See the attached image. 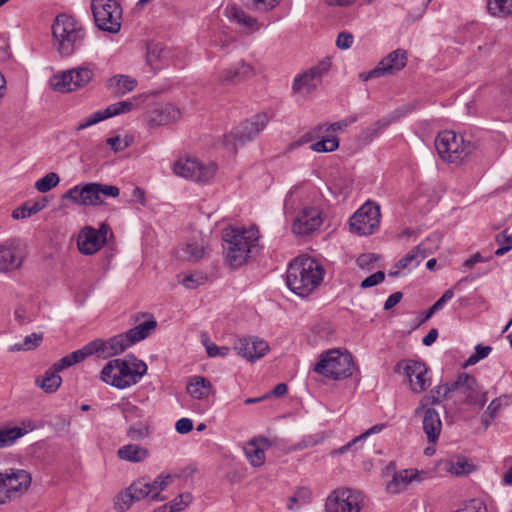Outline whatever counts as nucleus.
Listing matches in <instances>:
<instances>
[{
	"instance_id": "nucleus-19",
	"label": "nucleus",
	"mask_w": 512,
	"mask_h": 512,
	"mask_svg": "<svg viewBox=\"0 0 512 512\" xmlns=\"http://www.w3.org/2000/svg\"><path fill=\"white\" fill-rule=\"evenodd\" d=\"M26 257L24 243L18 238H11L0 244V272L18 270Z\"/></svg>"
},
{
	"instance_id": "nucleus-21",
	"label": "nucleus",
	"mask_w": 512,
	"mask_h": 512,
	"mask_svg": "<svg viewBox=\"0 0 512 512\" xmlns=\"http://www.w3.org/2000/svg\"><path fill=\"white\" fill-rule=\"evenodd\" d=\"M136 106H137L136 101L131 100V99L113 103V104L109 105L107 108H105L104 110L96 111V112L88 115L81 121H79L73 129V133L76 134L90 126L96 125L97 123H99L103 120H106L108 118H111L113 116H117L122 113L130 112L133 109H135Z\"/></svg>"
},
{
	"instance_id": "nucleus-29",
	"label": "nucleus",
	"mask_w": 512,
	"mask_h": 512,
	"mask_svg": "<svg viewBox=\"0 0 512 512\" xmlns=\"http://www.w3.org/2000/svg\"><path fill=\"white\" fill-rule=\"evenodd\" d=\"M420 416L423 417V431L427 436L428 442L436 443L442 430L439 413L434 408H424Z\"/></svg>"
},
{
	"instance_id": "nucleus-58",
	"label": "nucleus",
	"mask_w": 512,
	"mask_h": 512,
	"mask_svg": "<svg viewBox=\"0 0 512 512\" xmlns=\"http://www.w3.org/2000/svg\"><path fill=\"white\" fill-rule=\"evenodd\" d=\"M353 43V36L351 33L348 32H341L339 33L337 40H336V46L339 49H348L351 47Z\"/></svg>"
},
{
	"instance_id": "nucleus-10",
	"label": "nucleus",
	"mask_w": 512,
	"mask_h": 512,
	"mask_svg": "<svg viewBox=\"0 0 512 512\" xmlns=\"http://www.w3.org/2000/svg\"><path fill=\"white\" fill-rule=\"evenodd\" d=\"M268 121L269 119L266 114H257L251 119L240 123L230 132V134L225 135L223 143L226 146L230 145L233 150H236L238 146H242L255 139L267 126Z\"/></svg>"
},
{
	"instance_id": "nucleus-37",
	"label": "nucleus",
	"mask_w": 512,
	"mask_h": 512,
	"mask_svg": "<svg viewBox=\"0 0 512 512\" xmlns=\"http://www.w3.org/2000/svg\"><path fill=\"white\" fill-rule=\"evenodd\" d=\"M226 16L241 26L253 29L257 25L256 18L248 15L243 9L236 5L227 6Z\"/></svg>"
},
{
	"instance_id": "nucleus-55",
	"label": "nucleus",
	"mask_w": 512,
	"mask_h": 512,
	"mask_svg": "<svg viewBox=\"0 0 512 512\" xmlns=\"http://www.w3.org/2000/svg\"><path fill=\"white\" fill-rule=\"evenodd\" d=\"M204 345L206 347V352L210 357H216V356L225 357L229 352L228 347H225V346L218 347L217 345L209 342L208 340L204 341Z\"/></svg>"
},
{
	"instance_id": "nucleus-1",
	"label": "nucleus",
	"mask_w": 512,
	"mask_h": 512,
	"mask_svg": "<svg viewBox=\"0 0 512 512\" xmlns=\"http://www.w3.org/2000/svg\"><path fill=\"white\" fill-rule=\"evenodd\" d=\"M259 231L256 227H228L222 233V247L226 263L238 268L249 261L258 245Z\"/></svg>"
},
{
	"instance_id": "nucleus-12",
	"label": "nucleus",
	"mask_w": 512,
	"mask_h": 512,
	"mask_svg": "<svg viewBox=\"0 0 512 512\" xmlns=\"http://www.w3.org/2000/svg\"><path fill=\"white\" fill-rule=\"evenodd\" d=\"M363 506V494L350 488H338L332 491L325 502V512H360Z\"/></svg>"
},
{
	"instance_id": "nucleus-63",
	"label": "nucleus",
	"mask_w": 512,
	"mask_h": 512,
	"mask_svg": "<svg viewBox=\"0 0 512 512\" xmlns=\"http://www.w3.org/2000/svg\"><path fill=\"white\" fill-rule=\"evenodd\" d=\"M30 216L31 214L29 212L27 203H24L23 205L17 207L12 212V217L16 220L25 219Z\"/></svg>"
},
{
	"instance_id": "nucleus-57",
	"label": "nucleus",
	"mask_w": 512,
	"mask_h": 512,
	"mask_svg": "<svg viewBox=\"0 0 512 512\" xmlns=\"http://www.w3.org/2000/svg\"><path fill=\"white\" fill-rule=\"evenodd\" d=\"M42 339V334L32 333L24 338L23 346H25L28 351L32 350L40 345Z\"/></svg>"
},
{
	"instance_id": "nucleus-64",
	"label": "nucleus",
	"mask_w": 512,
	"mask_h": 512,
	"mask_svg": "<svg viewBox=\"0 0 512 512\" xmlns=\"http://www.w3.org/2000/svg\"><path fill=\"white\" fill-rule=\"evenodd\" d=\"M403 294L401 292H394L391 294L384 303V309L390 310L396 306L402 299Z\"/></svg>"
},
{
	"instance_id": "nucleus-6",
	"label": "nucleus",
	"mask_w": 512,
	"mask_h": 512,
	"mask_svg": "<svg viewBox=\"0 0 512 512\" xmlns=\"http://www.w3.org/2000/svg\"><path fill=\"white\" fill-rule=\"evenodd\" d=\"M434 144L443 161L456 164L463 162L475 149L472 142L451 130L438 133Z\"/></svg>"
},
{
	"instance_id": "nucleus-56",
	"label": "nucleus",
	"mask_w": 512,
	"mask_h": 512,
	"mask_svg": "<svg viewBox=\"0 0 512 512\" xmlns=\"http://www.w3.org/2000/svg\"><path fill=\"white\" fill-rule=\"evenodd\" d=\"M106 143L115 153L125 150L130 145L129 140H121L119 136L108 138Z\"/></svg>"
},
{
	"instance_id": "nucleus-52",
	"label": "nucleus",
	"mask_w": 512,
	"mask_h": 512,
	"mask_svg": "<svg viewBox=\"0 0 512 512\" xmlns=\"http://www.w3.org/2000/svg\"><path fill=\"white\" fill-rule=\"evenodd\" d=\"M14 318L20 325H25L35 320V314L23 306H18L14 311Z\"/></svg>"
},
{
	"instance_id": "nucleus-25",
	"label": "nucleus",
	"mask_w": 512,
	"mask_h": 512,
	"mask_svg": "<svg viewBox=\"0 0 512 512\" xmlns=\"http://www.w3.org/2000/svg\"><path fill=\"white\" fill-rule=\"evenodd\" d=\"M417 105L418 103L416 102L407 103L395 109L391 115V118L380 119L371 124L369 127L362 130V132L359 135V139L364 143H370L382 129L389 126L394 120L399 119L414 111Z\"/></svg>"
},
{
	"instance_id": "nucleus-24",
	"label": "nucleus",
	"mask_w": 512,
	"mask_h": 512,
	"mask_svg": "<svg viewBox=\"0 0 512 512\" xmlns=\"http://www.w3.org/2000/svg\"><path fill=\"white\" fill-rule=\"evenodd\" d=\"M321 214V211L316 207L303 208L293 221V232L304 236L316 231L323 223Z\"/></svg>"
},
{
	"instance_id": "nucleus-9",
	"label": "nucleus",
	"mask_w": 512,
	"mask_h": 512,
	"mask_svg": "<svg viewBox=\"0 0 512 512\" xmlns=\"http://www.w3.org/2000/svg\"><path fill=\"white\" fill-rule=\"evenodd\" d=\"M95 64L87 63L60 72L50 79V86L58 92H71L86 86L94 76Z\"/></svg>"
},
{
	"instance_id": "nucleus-54",
	"label": "nucleus",
	"mask_w": 512,
	"mask_h": 512,
	"mask_svg": "<svg viewBox=\"0 0 512 512\" xmlns=\"http://www.w3.org/2000/svg\"><path fill=\"white\" fill-rule=\"evenodd\" d=\"M385 279V273L383 271H377L376 273L370 275L369 277L365 278L361 284L360 287L362 289H367L373 286H376L380 283H382Z\"/></svg>"
},
{
	"instance_id": "nucleus-40",
	"label": "nucleus",
	"mask_w": 512,
	"mask_h": 512,
	"mask_svg": "<svg viewBox=\"0 0 512 512\" xmlns=\"http://www.w3.org/2000/svg\"><path fill=\"white\" fill-rule=\"evenodd\" d=\"M192 495L189 492L182 493L175 497L169 504H164L158 508L160 512H182L192 502Z\"/></svg>"
},
{
	"instance_id": "nucleus-30",
	"label": "nucleus",
	"mask_w": 512,
	"mask_h": 512,
	"mask_svg": "<svg viewBox=\"0 0 512 512\" xmlns=\"http://www.w3.org/2000/svg\"><path fill=\"white\" fill-rule=\"evenodd\" d=\"M452 394V388L450 386V381L445 384H440L432 388L428 394L424 395L414 411L415 416H420L424 408H429V405H438L440 404V399H447Z\"/></svg>"
},
{
	"instance_id": "nucleus-15",
	"label": "nucleus",
	"mask_w": 512,
	"mask_h": 512,
	"mask_svg": "<svg viewBox=\"0 0 512 512\" xmlns=\"http://www.w3.org/2000/svg\"><path fill=\"white\" fill-rule=\"evenodd\" d=\"M173 172L185 179L198 183H206L212 179L216 172L214 164H203L196 158H179L173 164Z\"/></svg>"
},
{
	"instance_id": "nucleus-50",
	"label": "nucleus",
	"mask_w": 512,
	"mask_h": 512,
	"mask_svg": "<svg viewBox=\"0 0 512 512\" xmlns=\"http://www.w3.org/2000/svg\"><path fill=\"white\" fill-rule=\"evenodd\" d=\"M384 428V425L383 424H376L374 426H372L371 428H369L368 430H366L365 432H363L361 435L355 437L353 440H351L349 443H347L346 445L342 446L340 449H339V452L340 453H344L346 452L350 447H352L353 445H355L357 442L361 441V440H364L366 438H368L370 435L372 434H375V433H379L383 430Z\"/></svg>"
},
{
	"instance_id": "nucleus-33",
	"label": "nucleus",
	"mask_w": 512,
	"mask_h": 512,
	"mask_svg": "<svg viewBox=\"0 0 512 512\" xmlns=\"http://www.w3.org/2000/svg\"><path fill=\"white\" fill-rule=\"evenodd\" d=\"M186 391L195 400H205L212 394L213 388L206 378L194 376L188 382Z\"/></svg>"
},
{
	"instance_id": "nucleus-62",
	"label": "nucleus",
	"mask_w": 512,
	"mask_h": 512,
	"mask_svg": "<svg viewBox=\"0 0 512 512\" xmlns=\"http://www.w3.org/2000/svg\"><path fill=\"white\" fill-rule=\"evenodd\" d=\"M454 296L453 289L446 290L443 295L432 305L435 310L439 311Z\"/></svg>"
},
{
	"instance_id": "nucleus-4",
	"label": "nucleus",
	"mask_w": 512,
	"mask_h": 512,
	"mask_svg": "<svg viewBox=\"0 0 512 512\" xmlns=\"http://www.w3.org/2000/svg\"><path fill=\"white\" fill-rule=\"evenodd\" d=\"M147 372L142 360L129 355L127 359H113L102 368L100 378L117 389H125L137 384Z\"/></svg>"
},
{
	"instance_id": "nucleus-41",
	"label": "nucleus",
	"mask_w": 512,
	"mask_h": 512,
	"mask_svg": "<svg viewBox=\"0 0 512 512\" xmlns=\"http://www.w3.org/2000/svg\"><path fill=\"white\" fill-rule=\"evenodd\" d=\"M487 9L495 17L512 16V0H487Z\"/></svg>"
},
{
	"instance_id": "nucleus-60",
	"label": "nucleus",
	"mask_w": 512,
	"mask_h": 512,
	"mask_svg": "<svg viewBox=\"0 0 512 512\" xmlns=\"http://www.w3.org/2000/svg\"><path fill=\"white\" fill-rule=\"evenodd\" d=\"M503 399L506 400L507 397L503 396V397H498V398L493 399L489 403V405H488V407H487V409L485 411L487 413V415H491V417H496L498 412H499V410L502 407V400Z\"/></svg>"
},
{
	"instance_id": "nucleus-2",
	"label": "nucleus",
	"mask_w": 512,
	"mask_h": 512,
	"mask_svg": "<svg viewBox=\"0 0 512 512\" xmlns=\"http://www.w3.org/2000/svg\"><path fill=\"white\" fill-rule=\"evenodd\" d=\"M325 269L315 258L299 256L288 266L286 284L288 288L300 297H307L323 281Z\"/></svg>"
},
{
	"instance_id": "nucleus-46",
	"label": "nucleus",
	"mask_w": 512,
	"mask_h": 512,
	"mask_svg": "<svg viewBox=\"0 0 512 512\" xmlns=\"http://www.w3.org/2000/svg\"><path fill=\"white\" fill-rule=\"evenodd\" d=\"M173 476L171 474H159L153 481H151L153 500L162 501L164 497L160 493L169 485Z\"/></svg>"
},
{
	"instance_id": "nucleus-7",
	"label": "nucleus",
	"mask_w": 512,
	"mask_h": 512,
	"mask_svg": "<svg viewBox=\"0 0 512 512\" xmlns=\"http://www.w3.org/2000/svg\"><path fill=\"white\" fill-rule=\"evenodd\" d=\"M351 366V354L333 349L320 355L319 361L315 364L313 370L325 378L340 380L352 375Z\"/></svg>"
},
{
	"instance_id": "nucleus-49",
	"label": "nucleus",
	"mask_w": 512,
	"mask_h": 512,
	"mask_svg": "<svg viewBox=\"0 0 512 512\" xmlns=\"http://www.w3.org/2000/svg\"><path fill=\"white\" fill-rule=\"evenodd\" d=\"M495 241L500 247L495 251L496 256H503L512 249V237L506 231L498 233L495 236Z\"/></svg>"
},
{
	"instance_id": "nucleus-39",
	"label": "nucleus",
	"mask_w": 512,
	"mask_h": 512,
	"mask_svg": "<svg viewBox=\"0 0 512 512\" xmlns=\"http://www.w3.org/2000/svg\"><path fill=\"white\" fill-rule=\"evenodd\" d=\"M426 257L422 244L416 246L413 250L408 252L403 258H401L395 265L396 269H406L410 266H418L422 260Z\"/></svg>"
},
{
	"instance_id": "nucleus-48",
	"label": "nucleus",
	"mask_w": 512,
	"mask_h": 512,
	"mask_svg": "<svg viewBox=\"0 0 512 512\" xmlns=\"http://www.w3.org/2000/svg\"><path fill=\"white\" fill-rule=\"evenodd\" d=\"M60 182L59 175L55 172L47 173L44 177L40 178L35 183V188L41 192L45 193L50 191L52 188L56 187Z\"/></svg>"
},
{
	"instance_id": "nucleus-22",
	"label": "nucleus",
	"mask_w": 512,
	"mask_h": 512,
	"mask_svg": "<svg viewBox=\"0 0 512 512\" xmlns=\"http://www.w3.org/2000/svg\"><path fill=\"white\" fill-rule=\"evenodd\" d=\"M100 191V183L79 184L66 191L62 199L77 205L95 206L102 203Z\"/></svg>"
},
{
	"instance_id": "nucleus-8",
	"label": "nucleus",
	"mask_w": 512,
	"mask_h": 512,
	"mask_svg": "<svg viewBox=\"0 0 512 512\" xmlns=\"http://www.w3.org/2000/svg\"><path fill=\"white\" fill-rule=\"evenodd\" d=\"M91 10L96 27L116 34L121 29L122 8L115 0H92Z\"/></svg>"
},
{
	"instance_id": "nucleus-18",
	"label": "nucleus",
	"mask_w": 512,
	"mask_h": 512,
	"mask_svg": "<svg viewBox=\"0 0 512 512\" xmlns=\"http://www.w3.org/2000/svg\"><path fill=\"white\" fill-rule=\"evenodd\" d=\"M330 68L331 61L329 58H326L307 72L298 75L292 84L293 92L303 95L312 93L321 84L322 78L328 73Z\"/></svg>"
},
{
	"instance_id": "nucleus-51",
	"label": "nucleus",
	"mask_w": 512,
	"mask_h": 512,
	"mask_svg": "<svg viewBox=\"0 0 512 512\" xmlns=\"http://www.w3.org/2000/svg\"><path fill=\"white\" fill-rule=\"evenodd\" d=\"M491 350H492V348L490 346H483L481 344H478L475 347V353L470 355V357L466 360L465 367L474 365L477 362H479L480 360L484 359L485 357H487L489 355Z\"/></svg>"
},
{
	"instance_id": "nucleus-28",
	"label": "nucleus",
	"mask_w": 512,
	"mask_h": 512,
	"mask_svg": "<svg viewBox=\"0 0 512 512\" xmlns=\"http://www.w3.org/2000/svg\"><path fill=\"white\" fill-rule=\"evenodd\" d=\"M181 116L180 110L172 104H165L161 107L155 108L147 115V125L150 128H155L167 125L172 121L179 119Z\"/></svg>"
},
{
	"instance_id": "nucleus-23",
	"label": "nucleus",
	"mask_w": 512,
	"mask_h": 512,
	"mask_svg": "<svg viewBox=\"0 0 512 512\" xmlns=\"http://www.w3.org/2000/svg\"><path fill=\"white\" fill-rule=\"evenodd\" d=\"M108 229L102 225L98 230L92 227L83 228L77 237V246L79 251L84 255H92L106 242Z\"/></svg>"
},
{
	"instance_id": "nucleus-53",
	"label": "nucleus",
	"mask_w": 512,
	"mask_h": 512,
	"mask_svg": "<svg viewBox=\"0 0 512 512\" xmlns=\"http://www.w3.org/2000/svg\"><path fill=\"white\" fill-rule=\"evenodd\" d=\"M252 6L260 12H269L280 4L281 0H249Z\"/></svg>"
},
{
	"instance_id": "nucleus-31",
	"label": "nucleus",
	"mask_w": 512,
	"mask_h": 512,
	"mask_svg": "<svg viewBox=\"0 0 512 512\" xmlns=\"http://www.w3.org/2000/svg\"><path fill=\"white\" fill-rule=\"evenodd\" d=\"M96 345V343H88L81 349L73 351L72 353L62 357L59 361L53 364V369L60 372L74 364L82 362L88 356L95 354V351L97 350Z\"/></svg>"
},
{
	"instance_id": "nucleus-14",
	"label": "nucleus",
	"mask_w": 512,
	"mask_h": 512,
	"mask_svg": "<svg viewBox=\"0 0 512 512\" xmlns=\"http://www.w3.org/2000/svg\"><path fill=\"white\" fill-rule=\"evenodd\" d=\"M380 217V206L367 201L351 217L350 228L358 235H371L379 228Z\"/></svg>"
},
{
	"instance_id": "nucleus-45",
	"label": "nucleus",
	"mask_w": 512,
	"mask_h": 512,
	"mask_svg": "<svg viewBox=\"0 0 512 512\" xmlns=\"http://www.w3.org/2000/svg\"><path fill=\"white\" fill-rule=\"evenodd\" d=\"M208 276L200 271H194L183 276L180 283L188 289H196L198 286L205 284Z\"/></svg>"
},
{
	"instance_id": "nucleus-17",
	"label": "nucleus",
	"mask_w": 512,
	"mask_h": 512,
	"mask_svg": "<svg viewBox=\"0 0 512 512\" xmlns=\"http://www.w3.org/2000/svg\"><path fill=\"white\" fill-rule=\"evenodd\" d=\"M143 499L154 501L151 480L146 477H141L133 481L129 487L118 494L115 501V509L124 512L128 510L134 502Z\"/></svg>"
},
{
	"instance_id": "nucleus-43",
	"label": "nucleus",
	"mask_w": 512,
	"mask_h": 512,
	"mask_svg": "<svg viewBox=\"0 0 512 512\" xmlns=\"http://www.w3.org/2000/svg\"><path fill=\"white\" fill-rule=\"evenodd\" d=\"M36 382L45 392L53 393L61 385L62 379L58 375V371L52 368L51 370L46 371L41 381L37 379Z\"/></svg>"
},
{
	"instance_id": "nucleus-42",
	"label": "nucleus",
	"mask_w": 512,
	"mask_h": 512,
	"mask_svg": "<svg viewBox=\"0 0 512 512\" xmlns=\"http://www.w3.org/2000/svg\"><path fill=\"white\" fill-rule=\"evenodd\" d=\"M246 458L254 467H260L265 462V453L263 449L258 446L256 441L252 439L246 444L244 448Z\"/></svg>"
},
{
	"instance_id": "nucleus-20",
	"label": "nucleus",
	"mask_w": 512,
	"mask_h": 512,
	"mask_svg": "<svg viewBox=\"0 0 512 512\" xmlns=\"http://www.w3.org/2000/svg\"><path fill=\"white\" fill-rule=\"evenodd\" d=\"M407 63V52L403 49H396L382 59L378 65L368 72H362L359 78L368 81L384 75H393L402 70Z\"/></svg>"
},
{
	"instance_id": "nucleus-47",
	"label": "nucleus",
	"mask_w": 512,
	"mask_h": 512,
	"mask_svg": "<svg viewBox=\"0 0 512 512\" xmlns=\"http://www.w3.org/2000/svg\"><path fill=\"white\" fill-rule=\"evenodd\" d=\"M339 147V140L336 136H327L311 145L315 152H333Z\"/></svg>"
},
{
	"instance_id": "nucleus-5",
	"label": "nucleus",
	"mask_w": 512,
	"mask_h": 512,
	"mask_svg": "<svg viewBox=\"0 0 512 512\" xmlns=\"http://www.w3.org/2000/svg\"><path fill=\"white\" fill-rule=\"evenodd\" d=\"M157 322L149 319L128 331L109 338L107 341L95 339L90 343H96L95 354L103 358L119 355L135 343L147 338L155 330Z\"/></svg>"
},
{
	"instance_id": "nucleus-32",
	"label": "nucleus",
	"mask_w": 512,
	"mask_h": 512,
	"mask_svg": "<svg viewBox=\"0 0 512 512\" xmlns=\"http://www.w3.org/2000/svg\"><path fill=\"white\" fill-rule=\"evenodd\" d=\"M137 84L138 82L135 78L125 74H118L107 80L106 87L113 95L122 97L133 91Z\"/></svg>"
},
{
	"instance_id": "nucleus-3",
	"label": "nucleus",
	"mask_w": 512,
	"mask_h": 512,
	"mask_svg": "<svg viewBox=\"0 0 512 512\" xmlns=\"http://www.w3.org/2000/svg\"><path fill=\"white\" fill-rule=\"evenodd\" d=\"M51 30L52 47L62 58L73 56L84 46L86 40L84 27L68 14L57 15Z\"/></svg>"
},
{
	"instance_id": "nucleus-34",
	"label": "nucleus",
	"mask_w": 512,
	"mask_h": 512,
	"mask_svg": "<svg viewBox=\"0 0 512 512\" xmlns=\"http://www.w3.org/2000/svg\"><path fill=\"white\" fill-rule=\"evenodd\" d=\"M417 470L405 469L394 473L392 480L387 484L390 493L397 494L405 490L408 485L417 477Z\"/></svg>"
},
{
	"instance_id": "nucleus-44",
	"label": "nucleus",
	"mask_w": 512,
	"mask_h": 512,
	"mask_svg": "<svg viewBox=\"0 0 512 512\" xmlns=\"http://www.w3.org/2000/svg\"><path fill=\"white\" fill-rule=\"evenodd\" d=\"M25 434V430L18 427L0 429V448L12 445Z\"/></svg>"
},
{
	"instance_id": "nucleus-11",
	"label": "nucleus",
	"mask_w": 512,
	"mask_h": 512,
	"mask_svg": "<svg viewBox=\"0 0 512 512\" xmlns=\"http://www.w3.org/2000/svg\"><path fill=\"white\" fill-rule=\"evenodd\" d=\"M31 481V474L23 469L11 468L0 473V504L26 492Z\"/></svg>"
},
{
	"instance_id": "nucleus-13",
	"label": "nucleus",
	"mask_w": 512,
	"mask_h": 512,
	"mask_svg": "<svg viewBox=\"0 0 512 512\" xmlns=\"http://www.w3.org/2000/svg\"><path fill=\"white\" fill-rule=\"evenodd\" d=\"M452 393H458L462 401L468 405H476L482 408L487 402V392L482 390L476 379L465 373H459L456 379L450 381Z\"/></svg>"
},
{
	"instance_id": "nucleus-16",
	"label": "nucleus",
	"mask_w": 512,
	"mask_h": 512,
	"mask_svg": "<svg viewBox=\"0 0 512 512\" xmlns=\"http://www.w3.org/2000/svg\"><path fill=\"white\" fill-rule=\"evenodd\" d=\"M394 372L407 378L410 390L415 394L425 391L431 384L427 376L428 368L420 361L401 360L395 365Z\"/></svg>"
},
{
	"instance_id": "nucleus-27",
	"label": "nucleus",
	"mask_w": 512,
	"mask_h": 512,
	"mask_svg": "<svg viewBox=\"0 0 512 512\" xmlns=\"http://www.w3.org/2000/svg\"><path fill=\"white\" fill-rule=\"evenodd\" d=\"M234 349L243 358L253 362L269 351V345L264 340L241 338L235 342Z\"/></svg>"
},
{
	"instance_id": "nucleus-61",
	"label": "nucleus",
	"mask_w": 512,
	"mask_h": 512,
	"mask_svg": "<svg viewBox=\"0 0 512 512\" xmlns=\"http://www.w3.org/2000/svg\"><path fill=\"white\" fill-rule=\"evenodd\" d=\"M356 121V117H350L348 119H343L341 121H338V122H335V123H332L328 128H327V131L328 130H332L334 132L336 131H342L344 129H346L349 125H351L352 123H354Z\"/></svg>"
},
{
	"instance_id": "nucleus-38",
	"label": "nucleus",
	"mask_w": 512,
	"mask_h": 512,
	"mask_svg": "<svg viewBox=\"0 0 512 512\" xmlns=\"http://www.w3.org/2000/svg\"><path fill=\"white\" fill-rule=\"evenodd\" d=\"M449 472L456 476L467 475L474 471L475 466L465 456L457 455L450 458L446 463Z\"/></svg>"
},
{
	"instance_id": "nucleus-36",
	"label": "nucleus",
	"mask_w": 512,
	"mask_h": 512,
	"mask_svg": "<svg viewBox=\"0 0 512 512\" xmlns=\"http://www.w3.org/2000/svg\"><path fill=\"white\" fill-rule=\"evenodd\" d=\"M204 256V247L198 241H188L177 251L180 260L196 262Z\"/></svg>"
},
{
	"instance_id": "nucleus-59",
	"label": "nucleus",
	"mask_w": 512,
	"mask_h": 512,
	"mask_svg": "<svg viewBox=\"0 0 512 512\" xmlns=\"http://www.w3.org/2000/svg\"><path fill=\"white\" fill-rule=\"evenodd\" d=\"M175 429L179 434H187L193 429V422L189 418H181L175 424Z\"/></svg>"
},
{
	"instance_id": "nucleus-35",
	"label": "nucleus",
	"mask_w": 512,
	"mask_h": 512,
	"mask_svg": "<svg viewBox=\"0 0 512 512\" xmlns=\"http://www.w3.org/2000/svg\"><path fill=\"white\" fill-rule=\"evenodd\" d=\"M117 456L127 462L139 463L148 458L149 451L137 444H127L118 449Z\"/></svg>"
},
{
	"instance_id": "nucleus-26",
	"label": "nucleus",
	"mask_w": 512,
	"mask_h": 512,
	"mask_svg": "<svg viewBox=\"0 0 512 512\" xmlns=\"http://www.w3.org/2000/svg\"><path fill=\"white\" fill-rule=\"evenodd\" d=\"M253 75L254 68L249 63L241 60L231 67L220 70L215 80L220 85H236Z\"/></svg>"
}]
</instances>
